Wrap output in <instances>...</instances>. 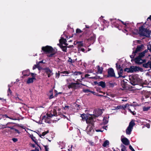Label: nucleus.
Masks as SVG:
<instances>
[{
  "instance_id": "1",
  "label": "nucleus",
  "mask_w": 151,
  "mask_h": 151,
  "mask_svg": "<svg viewBox=\"0 0 151 151\" xmlns=\"http://www.w3.org/2000/svg\"><path fill=\"white\" fill-rule=\"evenodd\" d=\"M93 29L92 25L89 26L86 25V35H90V37L88 38H86V42H87L89 44L87 45L88 47L91 44H93L95 41L96 39V35L93 34Z\"/></svg>"
},
{
  "instance_id": "2",
  "label": "nucleus",
  "mask_w": 151,
  "mask_h": 151,
  "mask_svg": "<svg viewBox=\"0 0 151 151\" xmlns=\"http://www.w3.org/2000/svg\"><path fill=\"white\" fill-rule=\"evenodd\" d=\"M86 121L87 124H89L86 129L88 133V132L91 131L94 127L92 115L86 113Z\"/></svg>"
},
{
  "instance_id": "3",
  "label": "nucleus",
  "mask_w": 151,
  "mask_h": 151,
  "mask_svg": "<svg viewBox=\"0 0 151 151\" xmlns=\"http://www.w3.org/2000/svg\"><path fill=\"white\" fill-rule=\"evenodd\" d=\"M139 34L140 36L146 37H150L151 33V31L145 28L143 25L139 27Z\"/></svg>"
},
{
  "instance_id": "4",
  "label": "nucleus",
  "mask_w": 151,
  "mask_h": 151,
  "mask_svg": "<svg viewBox=\"0 0 151 151\" xmlns=\"http://www.w3.org/2000/svg\"><path fill=\"white\" fill-rule=\"evenodd\" d=\"M42 49L45 53L50 54L47 55L49 57H52L56 52V51L51 47L48 46L42 47Z\"/></svg>"
},
{
  "instance_id": "5",
  "label": "nucleus",
  "mask_w": 151,
  "mask_h": 151,
  "mask_svg": "<svg viewBox=\"0 0 151 151\" xmlns=\"http://www.w3.org/2000/svg\"><path fill=\"white\" fill-rule=\"evenodd\" d=\"M129 80L131 84L133 86L137 85L138 83V79L136 75H132L129 77Z\"/></svg>"
},
{
  "instance_id": "6",
  "label": "nucleus",
  "mask_w": 151,
  "mask_h": 151,
  "mask_svg": "<svg viewBox=\"0 0 151 151\" xmlns=\"http://www.w3.org/2000/svg\"><path fill=\"white\" fill-rule=\"evenodd\" d=\"M143 70V69L137 66H131L129 68V72L130 73H133L134 72H136L137 71H142Z\"/></svg>"
},
{
  "instance_id": "7",
  "label": "nucleus",
  "mask_w": 151,
  "mask_h": 151,
  "mask_svg": "<svg viewBox=\"0 0 151 151\" xmlns=\"http://www.w3.org/2000/svg\"><path fill=\"white\" fill-rule=\"evenodd\" d=\"M108 77H114L116 78V76L115 75L114 70L113 69L111 68H110L108 69L107 70Z\"/></svg>"
},
{
  "instance_id": "8",
  "label": "nucleus",
  "mask_w": 151,
  "mask_h": 151,
  "mask_svg": "<svg viewBox=\"0 0 151 151\" xmlns=\"http://www.w3.org/2000/svg\"><path fill=\"white\" fill-rule=\"evenodd\" d=\"M102 110H104L103 109H95L93 111L94 114L93 115L96 117L101 116L103 113Z\"/></svg>"
},
{
  "instance_id": "9",
  "label": "nucleus",
  "mask_w": 151,
  "mask_h": 151,
  "mask_svg": "<svg viewBox=\"0 0 151 151\" xmlns=\"http://www.w3.org/2000/svg\"><path fill=\"white\" fill-rule=\"evenodd\" d=\"M78 50L82 51L84 52L85 51L84 47H85L82 41L78 42H77Z\"/></svg>"
},
{
  "instance_id": "10",
  "label": "nucleus",
  "mask_w": 151,
  "mask_h": 151,
  "mask_svg": "<svg viewBox=\"0 0 151 151\" xmlns=\"http://www.w3.org/2000/svg\"><path fill=\"white\" fill-rule=\"evenodd\" d=\"M47 117H52L53 116H57V113L55 109H53L50 113H47Z\"/></svg>"
},
{
  "instance_id": "11",
  "label": "nucleus",
  "mask_w": 151,
  "mask_h": 151,
  "mask_svg": "<svg viewBox=\"0 0 151 151\" xmlns=\"http://www.w3.org/2000/svg\"><path fill=\"white\" fill-rule=\"evenodd\" d=\"M145 55V54H144L143 52H141L140 53L138 56L134 59V62H137L138 61H139V60H141V59L144 57Z\"/></svg>"
},
{
  "instance_id": "12",
  "label": "nucleus",
  "mask_w": 151,
  "mask_h": 151,
  "mask_svg": "<svg viewBox=\"0 0 151 151\" xmlns=\"http://www.w3.org/2000/svg\"><path fill=\"white\" fill-rule=\"evenodd\" d=\"M144 47V46L143 45H137L135 50L133 51V53L136 54L138 52H140Z\"/></svg>"
},
{
  "instance_id": "13",
  "label": "nucleus",
  "mask_w": 151,
  "mask_h": 151,
  "mask_svg": "<svg viewBox=\"0 0 151 151\" xmlns=\"http://www.w3.org/2000/svg\"><path fill=\"white\" fill-rule=\"evenodd\" d=\"M123 70V69H121L120 70L117 71L118 74L119 75L118 77L116 76V78H124L125 77V76H122Z\"/></svg>"
},
{
  "instance_id": "14",
  "label": "nucleus",
  "mask_w": 151,
  "mask_h": 151,
  "mask_svg": "<svg viewBox=\"0 0 151 151\" xmlns=\"http://www.w3.org/2000/svg\"><path fill=\"white\" fill-rule=\"evenodd\" d=\"M151 64L149 60L147 63H143L142 64V67L145 68H149L151 69Z\"/></svg>"
},
{
  "instance_id": "15",
  "label": "nucleus",
  "mask_w": 151,
  "mask_h": 151,
  "mask_svg": "<svg viewBox=\"0 0 151 151\" xmlns=\"http://www.w3.org/2000/svg\"><path fill=\"white\" fill-rule=\"evenodd\" d=\"M110 21L111 22V23L113 24L117 28H119V26L116 25V24H118V21L116 19H110Z\"/></svg>"
},
{
  "instance_id": "16",
  "label": "nucleus",
  "mask_w": 151,
  "mask_h": 151,
  "mask_svg": "<svg viewBox=\"0 0 151 151\" xmlns=\"http://www.w3.org/2000/svg\"><path fill=\"white\" fill-rule=\"evenodd\" d=\"M45 72L47 75L48 77H50L53 75L52 70H51L50 69L46 68L45 69Z\"/></svg>"
},
{
  "instance_id": "17",
  "label": "nucleus",
  "mask_w": 151,
  "mask_h": 151,
  "mask_svg": "<svg viewBox=\"0 0 151 151\" xmlns=\"http://www.w3.org/2000/svg\"><path fill=\"white\" fill-rule=\"evenodd\" d=\"M121 141L122 143L125 145H128L129 144V140L126 138H124L121 139Z\"/></svg>"
},
{
  "instance_id": "18",
  "label": "nucleus",
  "mask_w": 151,
  "mask_h": 151,
  "mask_svg": "<svg viewBox=\"0 0 151 151\" xmlns=\"http://www.w3.org/2000/svg\"><path fill=\"white\" fill-rule=\"evenodd\" d=\"M66 40L65 39H64L63 38H61L59 40L60 43L61 44H63L67 46L68 45V44H67L66 43Z\"/></svg>"
},
{
  "instance_id": "19",
  "label": "nucleus",
  "mask_w": 151,
  "mask_h": 151,
  "mask_svg": "<svg viewBox=\"0 0 151 151\" xmlns=\"http://www.w3.org/2000/svg\"><path fill=\"white\" fill-rule=\"evenodd\" d=\"M146 62V59H141V60H139V61H137V62H135V63L137 64L138 65H141L142 64H143L144 63H145Z\"/></svg>"
},
{
  "instance_id": "20",
  "label": "nucleus",
  "mask_w": 151,
  "mask_h": 151,
  "mask_svg": "<svg viewBox=\"0 0 151 151\" xmlns=\"http://www.w3.org/2000/svg\"><path fill=\"white\" fill-rule=\"evenodd\" d=\"M98 86H101L103 88H104L106 87V84L105 82L101 81L99 82Z\"/></svg>"
},
{
  "instance_id": "21",
  "label": "nucleus",
  "mask_w": 151,
  "mask_h": 151,
  "mask_svg": "<svg viewBox=\"0 0 151 151\" xmlns=\"http://www.w3.org/2000/svg\"><path fill=\"white\" fill-rule=\"evenodd\" d=\"M132 129L128 127L126 129V133L127 134H131Z\"/></svg>"
},
{
  "instance_id": "22",
  "label": "nucleus",
  "mask_w": 151,
  "mask_h": 151,
  "mask_svg": "<svg viewBox=\"0 0 151 151\" xmlns=\"http://www.w3.org/2000/svg\"><path fill=\"white\" fill-rule=\"evenodd\" d=\"M35 79V78H29L27 81V83L29 84L31 83H32L33 82L34 80Z\"/></svg>"
},
{
  "instance_id": "23",
  "label": "nucleus",
  "mask_w": 151,
  "mask_h": 151,
  "mask_svg": "<svg viewBox=\"0 0 151 151\" xmlns=\"http://www.w3.org/2000/svg\"><path fill=\"white\" fill-rule=\"evenodd\" d=\"M135 125V124L134 122L131 121L129 123L128 127L132 129H133V126Z\"/></svg>"
},
{
  "instance_id": "24",
  "label": "nucleus",
  "mask_w": 151,
  "mask_h": 151,
  "mask_svg": "<svg viewBox=\"0 0 151 151\" xmlns=\"http://www.w3.org/2000/svg\"><path fill=\"white\" fill-rule=\"evenodd\" d=\"M116 67L117 71L120 70L121 69H123L119 63H117L116 64Z\"/></svg>"
},
{
  "instance_id": "25",
  "label": "nucleus",
  "mask_w": 151,
  "mask_h": 151,
  "mask_svg": "<svg viewBox=\"0 0 151 151\" xmlns=\"http://www.w3.org/2000/svg\"><path fill=\"white\" fill-rule=\"evenodd\" d=\"M109 141L108 140H106L104 142L102 145L104 147H106L107 145H109Z\"/></svg>"
},
{
  "instance_id": "26",
  "label": "nucleus",
  "mask_w": 151,
  "mask_h": 151,
  "mask_svg": "<svg viewBox=\"0 0 151 151\" xmlns=\"http://www.w3.org/2000/svg\"><path fill=\"white\" fill-rule=\"evenodd\" d=\"M98 72V73L101 74L102 73L103 68L102 67L100 68L99 65L97 66Z\"/></svg>"
},
{
  "instance_id": "27",
  "label": "nucleus",
  "mask_w": 151,
  "mask_h": 151,
  "mask_svg": "<svg viewBox=\"0 0 151 151\" xmlns=\"http://www.w3.org/2000/svg\"><path fill=\"white\" fill-rule=\"evenodd\" d=\"M88 92H90L94 95H96V93L95 92L91 91L88 89H86V93H87Z\"/></svg>"
},
{
  "instance_id": "28",
  "label": "nucleus",
  "mask_w": 151,
  "mask_h": 151,
  "mask_svg": "<svg viewBox=\"0 0 151 151\" xmlns=\"http://www.w3.org/2000/svg\"><path fill=\"white\" fill-rule=\"evenodd\" d=\"M32 139L35 142V143L37 144V142L35 140L36 138L35 137H34L33 135H31L30 136Z\"/></svg>"
},
{
  "instance_id": "29",
  "label": "nucleus",
  "mask_w": 151,
  "mask_h": 151,
  "mask_svg": "<svg viewBox=\"0 0 151 151\" xmlns=\"http://www.w3.org/2000/svg\"><path fill=\"white\" fill-rule=\"evenodd\" d=\"M121 146L122 147L121 150H123L124 151H125L127 147L122 144L121 145Z\"/></svg>"
},
{
  "instance_id": "30",
  "label": "nucleus",
  "mask_w": 151,
  "mask_h": 151,
  "mask_svg": "<svg viewBox=\"0 0 151 151\" xmlns=\"http://www.w3.org/2000/svg\"><path fill=\"white\" fill-rule=\"evenodd\" d=\"M61 48L63 51L66 52L67 48L66 46L62 45L61 46Z\"/></svg>"
},
{
  "instance_id": "31",
  "label": "nucleus",
  "mask_w": 151,
  "mask_h": 151,
  "mask_svg": "<svg viewBox=\"0 0 151 151\" xmlns=\"http://www.w3.org/2000/svg\"><path fill=\"white\" fill-rule=\"evenodd\" d=\"M122 86L124 89H126L127 88V85L124 83H122Z\"/></svg>"
},
{
  "instance_id": "32",
  "label": "nucleus",
  "mask_w": 151,
  "mask_h": 151,
  "mask_svg": "<svg viewBox=\"0 0 151 151\" xmlns=\"http://www.w3.org/2000/svg\"><path fill=\"white\" fill-rule=\"evenodd\" d=\"M103 121V122L105 124H106L108 123V121L107 120V119L105 117L104 118Z\"/></svg>"
},
{
  "instance_id": "33",
  "label": "nucleus",
  "mask_w": 151,
  "mask_h": 151,
  "mask_svg": "<svg viewBox=\"0 0 151 151\" xmlns=\"http://www.w3.org/2000/svg\"><path fill=\"white\" fill-rule=\"evenodd\" d=\"M150 108V107H145V106L143 107V111H147L149 110Z\"/></svg>"
},
{
  "instance_id": "34",
  "label": "nucleus",
  "mask_w": 151,
  "mask_h": 151,
  "mask_svg": "<svg viewBox=\"0 0 151 151\" xmlns=\"http://www.w3.org/2000/svg\"><path fill=\"white\" fill-rule=\"evenodd\" d=\"M81 74V73L79 72H75L74 73V76L80 75Z\"/></svg>"
},
{
  "instance_id": "35",
  "label": "nucleus",
  "mask_w": 151,
  "mask_h": 151,
  "mask_svg": "<svg viewBox=\"0 0 151 151\" xmlns=\"http://www.w3.org/2000/svg\"><path fill=\"white\" fill-rule=\"evenodd\" d=\"M128 111L129 112L131 113L133 115H135L136 114L134 111H132L131 109L129 108L128 109Z\"/></svg>"
},
{
  "instance_id": "36",
  "label": "nucleus",
  "mask_w": 151,
  "mask_h": 151,
  "mask_svg": "<svg viewBox=\"0 0 151 151\" xmlns=\"http://www.w3.org/2000/svg\"><path fill=\"white\" fill-rule=\"evenodd\" d=\"M129 106V104H126L125 105H122L123 106V108L122 109H125L126 108V107Z\"/></svg>"
},
{
  "instance_id": "37",
  "label": "nucleus",
  "mask_w": 151,
  "mask_h": 151,
  "mask_svg": "<svg viewBox=\"0 0 151 151\" xmlns=\"http://www.w3.org/2000/svg\"><path fill=\"white\" fill-rule=\"evenodd\" d=\"M132 54V55H130V57L131 59H133L136 55V54L134 53L133 51Z\"/></svg>"
},
{
  "instance_id": "38",
  "label": "nucleus",
  "mask_w": 151,
  "mask_h": 151,
  "mask_svg": "<svg viewBox=\"0 0 151 151\" xmlns=\"http://www.w3.org/2000/svg\"><path fill=\"white\" fill-rule=\"evenodd\" d=\"M89 78L92 79H97L99 78V77L98 76H94V77H88Z\"/></svg>"
},
{
  "instance_id": "39",
  "label": "nucleus",
  "mask_w": 151,
  "mask_h": 151,
  "mask_svg": "<svg viewBox=\"0 0 151 151\" xmlns=\"http://www.w3.org/2000/svg\"><path fill=\"white\" fill-rule=\"evenodd\" d=\"M61 73L64 74V75H63V76H66V74H68L69 73L67 71H63Z\"/></svg>"
},
{
  "instance_id": "40",
  "label": "nucleus",
  "mask_w": 151,
  "mask_h": 151,
  "mask_svg": "<svg viewBox=\"0 0 151 151\" xmlns=\"http://www.w3.org/2000/svg\"><path fill=\"white\" fill-rule=\"evenodd\" d=\"M84 114H83L81 115V117L82 118V120L84 121L85 119V115Z\"/></svg>"
},
{
  "instance_id": "41",
  "label": "nucleus",
  "mask_w": 151,
  "mask_h": 151,
  "mask_svg": "<svg viewBox=\"0 0 151 151\" xmlns=\"http://www.w3.org/2000/svg\"><path fill=\"white\" fill-rule=\"evenodd\" d=\"M129 70V68H126L124 69V71L125 72L127 71V73H130V72H129L130 71Z\"/></svg>"
},
{
  "instance_id": "42",
  "label": "nucleus",
  "mask_w": 151,
  "mask_h": 151,
  "mask_svg": "<svg viewBox=\"0 0 151 151\" xmlns=\"http://www.w3.org/2000/svg\"><path fill=\"white\" fill-rule=\"evenodd\" d=\"M48 131H47L46 132H44L42 133L41 136H44L45 134L48 133Z\"/></svg>"
},
{
  "instance_id": "43",
  "label": "nucleus",
  "mask_w": 151,
  "mask_h": 151,
  "mask_svg": "<svg viewBox=\"0 0 151 151\" xmlns=\"http://www.w3.org/2000/svg\"><path fill=\"white\" fill-rule=\"evenodd\" d=\"M38 65H39V63H38L36 65H35L33 67V69L34 70L37 68L38 66Z\"/></svg>"
},
{
  "instance_id": "44",
  "label": "nucleus",
  "mask_w": 151,
  "mask_h": 151,
  "mask_svg": "<svg viewBox=\"0 0 151 151\" xmlns=\"http://www.w3.org/2000/svg\"><path fill=\"white\" fill-rule=\"evenodd\" d=\"M82 32L79 29H77L76 30V32L77 33H80Z\"/></svg>"
},
{
  "instance_id": "45",
  "label": "nucleus",
  "mask_w": 151,
  "mask_h": 151,
  "mask_svg": "<svg viewBox=\"0 0 151 151\" xmlns=\"http://www.w3.org/2000/svg\"><path fill=\"white\" fill-rule=\"evenodd\" d=\"M5 117L6 118H9L10 119H12V120H17V119H13L12 118H11V117H9V116H7V115H5Z\"/></svg>"
},
{
  "instance_id": "46",
  "label": "nucleus",
  "mask_w": 151,
  "mask_h": 151,
  "mask_svg": "<svg viewBox=\"0 0 151 151\" xmlns=\"http://www.w3.org/2000/svg\"><path fill=\"white\" fill-rule=\"evenodd\" d=\"M129 147V149L130 150H131L132 151H135L134 150L133 148L131 145H130Z\"/></svg>"
},
{
  "instance_id": "47",
  "label": "nucleus",
  "mask_w": 151,
  "mask_h": 151,
  "mask_svg": "<svg viewBox=\"0 0 151 151\" xmlns=\"http://www.w3.org/2000/svg\"><path fill=\"white\" fill-rule=\"evenodd\" d=\"M31 74L32 76V78H35L36 74L35 73H30Z\"/></svg>"
},
{
  "instance_id": "48",
  "label": "nucleus",
  "mask_w": 151,
  "mask_h": 151,
  "mask_svg": "<svg viewBox=\"0 0 151 151\" xmlns=\"http://www.w3.org/2000/svg\"><path fill=\"white\" fill-rule=\"evenodd\" d=\"M8 95H9V94H11L12 92L11 90H10V88H9L8 91Z\"/></svg>"
},
{
  "instance_id": "49",
  "label": "nucleus",
  "mask_w": 151,
  "mask_h": 151,
  "mask_svg": "<svg viewBox=\"0 0 151 151\" xmlns=\"http://www.w3.org/2000/svg\"><path fill=\"white\" fill-rule=\"evenodd\" d=\"M122 108L123 106L122 105L118 106L117 107V108L118 109H122Z\"/></svg>"
},
{
  "instance_id": "50",
  "label": "nucleus",
  "mask_w": 151,
  "mask_h": 151,
  "mask_svg": "<svg viewBox=\"0 0 151 151\" xmlns=\"http://www.w3.org/2000/svg\"><path fill=\"white\" fill-rule=\"evenodd\" d=\"M12 140L14 142H16L18 141V139L17 138H13L12 139Z\"/></svg>"
},
{
  "instance_id": "51",
  "label": "nucleus",
  "mask_w": 151,
  "mask_h": 151,
  "mask_svg": "<svg viewBox=\"0 0 151 151\" xmlns=\"http://www.w3.org/2000/svg\"><path fill=\"white\" fill-rule=\"evenodd\" d=\"M93 70H87L86 71L87 73H92L93 72Z\"/></svg>"
},
{
  "instance_id": "52",
  "label": "nucleus",
  "mask_w": 151,
  "mask_h": 151,
  "mask_svg": "<svg viewBox=\"0 0 151 151\" xmlns=\"http://www.w3.org/2000/svg\"><path fill=\"white\" fill-rule=\"evenodd\" d=\"M147 49L151 52V45H150V47L148 46H147Z\"/></svg>"
},
{
  "instance_id": "53",
  "label": "nucleus",
  "mask_w": 151,
  "mask_h": 151,
  "mask_svg": "<svg viewBox=\"0 0 151 151\" xmlns=\"http://www.w3.org/2000/svg\"><path fill=\"white\" fill-rule=\"evenodd\" d=\"M30 151H39V150L38 148H35V150H32Z\"/></svg>"
},
{
  "instance_id": "54",
  "label": "nucleus",
  "mask_w": 151,
  "mask_h": 151,
  "mask_svg": "<svg viewBox=\"0 0 151 151\" xmlns=\"http://www.w3.org/2000/svg\"><path fill=\"white\" fill-rule=\"evenodd\" d=\"M128 24H129L128 23H126V22H124V25H125L124 27H127V25Z\"/></svg>"
},
{
  "instance_id": "55",
  "label": "nucleus",
  "mask_w": 151,
  "mask_h": 151,
  "mask_svg": "<svg viewBox=\"0 0 151 151\" xmlns=\"http://www.w3.org/2000/svg\"><path fill=\"white\" fill-rule=\"evenodd\" d=\"M148 49L147 50H144V51H143V52H143L144 53V54H145L147 52H148Z\"/></svg>"
},
{
  "instance_id": "56",
  "label": "nucleus",
  "mask_w": 151,
  "mask_h": 151,
  "mask_svg": "<svg viewBox=\"0 0 151 151\" xmlns=\"http://www.w3.org/2000/svg\"><path fill=\"white\" fill-rule=\"evenodd\" d=\"M68 62L72 63L73 62L72 60L70 58H69L68 60Z\"/></svg>"
},
{
  "instance_id": "57",
  "label": "nucleus",
  "mask_w": 151,
  "mask_h": 151,
  "mask_svg": "<svg viewBox=\"0 0 151 151\" xmlns=\"http://www.w3.org/2000/svg\"><path fill=\"white\" fill-rule=\"evenodd\" d=\"M45 151H48V148H47V146H45Z\"/></svg>"
},
{
  "instance_id": "58",
  "label": "nucleus",
  "mask_w": 151,
  "mask_h": 151,
  "mask_svg": "<svg viewBox=\"0 0 151 151\" xmlns=\"http://www.w3.org/2000/svg\"><path fill=\"white\" fill-rule=\"evenodd\" d=\"M146 126L148 128H150V124H146Z\"/></svg>"
},
{
  "instance_id": "59",
  "label": "nucleus",
  "mask_w": 151,
  "mask_h": 151,
  "mask_svg": "<svg viewBox=\"0 0 151 151\" xmlns=\"http://www.w3.org/2000/svg\"><path fill=\"white\" fill-rule=\"evenodd\" d=\"M14 130L17 133H18V134H19V132L18 130L15 129Z\"/></svg>"
},
{
  "instance_id": "60",
  "label": "nucleus",
  "mask_w": 151,
  "mask_h": 151,
  "mask_svg": "<svg viewBox=\"0 0 151 151\" xmlns=\"http://www.w3.org/2000/svg\"><path fill=\"white\" fill-rule=\"evenodd\" d=\"M94 83L95 85H97L98 86V83L97 81H95L94 82Z\"/></svg>"
},
{
  "instance_id": "61",
  "label": "nucleus",
  "mask_w": 151,
  "mask_h": 151,
  "mask_svg": "<svg viewBox=\"0 0 151 151\" xmlns=\"http://www.w3.org/2000/svg\"><path fill=\"white\" fill-rule=\"evenodd\" d=\"M149 19H150V21H151V15H150V16H149V17L147 19V20H148Z\"/></svg>"
},
{
  "instance_id": "62",
  "label": "nucleus",
  "mask_w": 151,
  "mask_h": 151,
  "mask_svg": "<svg viewBox=\"0 0 151 151\" xmlns=\"http://www.w3.org/2000/svg\"><path fill=\"white\" fill-rule=\"evenodd\" d=\"M7 127L10 128L12 129H14V130L15 129H14V128L12 127Z\"/></svg>"
},
{
  "instance_id": "63",
  "label": "nucleus",
  "mask_w": 151,
  "mask_h": 151,
  "mask_svg": "<svg viewBox=\"0 0 151 151\" xmlns=\"http://www.w3.org/2000/svg\"><path fill=\"white\" fill-rule=\"evenodd\" d=\"M53 98V95L52 94L50 96L49 98L50 99H51Z\"/></svg>"
},
{
  "instance_id": "64",
  "label": "nucleus",
  "mask_w": 151,
  "mask_h": 151,
  "mask_svg": "<svg viewBox=\"0 0 151 151\" xmlns=\"http://www.w3.org/2000/svg\"><path fill=\"white\" fill-rule=\"evenodd\" d=\"M37 68H38V69L39 70H40L41 69V68L39 66V65L38 66V67H37Z\"/></svg>"
}]
</instances>
